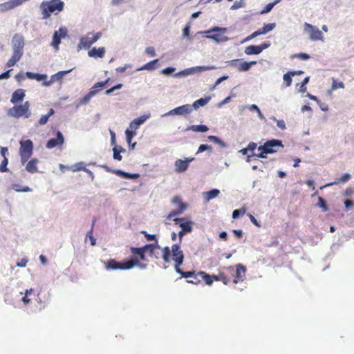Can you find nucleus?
Masks as SVG:
<instances>
[{"mask_svg":"<svg viewBox=\"0 0 354 354\" xmlns=\"http://www.w3.org/2000/svg\"><path fill=\"white\" fill-rule=\"evenodd\" d=\"M149 248L150 245H147V244L141 248L131 247L129 248V251L133 255L132 257L124 262H118L114 259H111L108 260L105 268L106 270H129L137 266L145 269L147 268V265L140 263V260L145 261L147 259L145 252Z\"/></svg>","mask_w":354,"mask_h":354,"instance_id":"nucleus-1","label":"nucleus"},{"mask_svg":"<svg viewBox=\"0 0 354 354\" xmlns=\"http://www.w3.org/2000/svg\"><path fill=\"white\" fill-rule=\"evenodd\" d=\"M64 6V3L62 0L44 1L40 4L42 18L47 19L50 17L52 14L57 15L61 12Z\"/></svg>","mask_w":354,"mask_h":354,"instance_id":"nucleus-2","label":"nucleus"},{"mask_svg":"<svg viewBox=\"0 0 354 354\" xmlns=\"http://www.w3.org/2000/svg\"><path fill=\"white\" fill-rule=\"evenodd\" d=\"M147 245H151V248L147 249V252H149V257H151V259H160V258L162 257L165 263H168L171 261L172 249H170L169 247L166 246L161 248L158 241L153 243L147 244Z\"/></svg>","mask_w":354,"mask_h":354,"instance_id":"nucleus-3","label":"nucleus"},{"mask_svg":"<svg viewBox=\"0 0 354 354\" xmlns=\"http://www.w3.org/2000/svg\"><path fill=\"white\" fill-rule=\"evenodd\" d=\"M172 249V259L174 261V268L176 272L180 274L184 278H191L196 272L194 271L184 272L180 266L182 265L184 259L183 251L180 250L179 244H173Z\"/></svg>","mask_w":354,"mask_h":354,"instance_id":"nucleus-4","label":"nucleus"},{"mask_svg":"<svg viewBox=\"0 0 354 354\" xmlns=\"http://www.w3.org/2000/svg\"><path fill=\"white\" fill-rule=\"evenodd\" d=\"M275 147L283 148L282 142L278 140L266 141L263 145L257 147V151L259 153L254 155L259 158H266L267 154L274 153L277 151V149H274Z\"/></svg>","mask_w":354,"mask_h":354,"instance_id":"nucleus-5","label":"nucleus"},{"mask_svg":"<svg viewBox=\"0 0 354 354\" xmlns=\"http://www.w3.org/2000/svg\"><path fill=\"white\" fill-rule=\"evenodd\" d=\"M224 270L233 278V283L237 284L243 282L245 277L246 268L242 264L234 266L224 267Z\"/></svg>","mask_w":354,"mask_h":354,"instance_id":"nucleus-6","label":"nucleus"},{"mask_svg":"<svg viewBox=\"0 0 354 354\" xmlns=\"http://www.w3.org/2000/svg\"><path fill=\"white\" fill-rule=\"evenodd\" d=\"M30 103L26 101L23 104L15 105L8 109L7 114L9 117L19 118L24 117L28 118L30 115Z\"/></svg>","mask_w":354,"mask_h":354,"instance_id":"nucleus-7","label":"nucleus"},{"mask_svg":"<svg viewBox=\"0 0 354 354\" xmlns=\"http://www.w3.org/2000/svg\"><path fill=\"white\" fill-rule=\"evenodd\" d=\"M19 153L20 156L21 163L25 165L28 160L32 156L34 145L30 140L19 142Z\"/></svg>","mask_w":354,"mask_h":354,"instance_id":"nucleus-8","label":"nucleus"},{"mask_svg":"<svg viewBox=\"0 0 354 354\" xmlns=\"http://www.w3.org/2000/svg\"><path fill=\"white\" fill-rule=\"evenodd\" d=\"M226 31L227 29L225 28L216 27L207 32V35L206 37L217 42L225 41L228 40L227 37L225 36Z\"/></svg>","mask_w":354,"mask_h":354,"instance_id":"nucleus-9","label":"nucleus"},{"mask_svg":"<svg viewBox=\"0 0 354 354\" xmlns=\"http://www.w3.org/2000/svg\"><path fill=\"white\" fill-rule=\"evenodd\" d=\"M102 37V32H97L96 33L88 32L86 36L83 37L80 39V46L84 48L88 49L91 45L99 40Z\"/></svg>","mask_w":354,"mask_h":354,"instance_id":"nucleus-10","label":"nucleus"},{"mask_svg":"<svg viewBox=\"0 0 354 354\" xmlns=\"http://www.w3.org/2000/svg\"><path fill=\"white\" fill-rule=\"evenodd\" d=\"M304 31L308 34L311 41H323V33L316 26L305 23Z\"/></svg>","mask_w":354,"mask_h":354,"instance_id":"nucleus-11","label":"nucleus"},{"mask_svg":"<svg viewBox=\"0 0 354 354\" xmlns=\"http://www.w3.org/2000/svg\"><path fill=\"white\" fill-rule=\"evenodd\" d=\"M257 62L252 61L250 62H242L241 59H235L229 62V65L232 66L239 71L245 72L248 71L251 66L256 65Z\"/></svg>","mask_w":354,"mask_h":354,"instance_id":"nucleus-12","label":"nucleus"},{"mask_svg":"<svg viewBox=\"0 0 354 354\" xmlns=\"http://www.w3.org/2000/svg\"><path fill=\"white\" fill-rule=\"evenodd\" d=\"M24 37L20 34L16 33L12 39V48H14V53H19L23 55V50L24 48Z\"/></svg>","mask_w":354,"mask_h":354,"instance_id":"nucleus-13","label":"nucleus"},{"mask_svg":"<svg viewBox=\"0 0 354 354\" xmlns=\"http://www.w3.org/2000/svg\"><path fill=\"white\" fill-rule=\"evenodd\" d=\"M192 111V108L190 104H185L180 106L176 107L167 113L165 115H187Z\"/></svg>","mask_w":354,"mask_h":354,"instance_id":"nucleus-14","label":"nucleus"},{"mask_svg":"<svg viewBox=\"0 0 354 354\" xmlns=\"http://www.w3.org/2000/svg\"><path fill=\"white\" fill-rule=\"evenodd\" d=\"M194 160V158H187L185 160L177 159L174 162V171L176 173L181 174L186 171L189 167V164Z\"/></svg>","mask_w":354,"mask_h":354,"instance_id":"nucleus-15","label":"nucleus"},{"mask_svg":"<svg viewBox=\"0 0 354 354\" xmlns=\"http://www.w3.org/2000/svg\"><path fill=\"white\" fill-rule=\"evenodd\" d=\"M216 68V67L214 65L198 66L196 67H192V68L185 69V70L182 71L181 72L178 73V75L182 74L184 75H187L189 74H192L193 73H201L203 71L214 70Z\"/></svg>","mask_w":354,"mask_h":354,"instance_id":"nucleus-16","label":"nucleus"},{"mask_svg":"<svg viewBox=\"0 0 354 354\" xmlns=\"http://www.w3.org/2000/svg\"><path fill=\"white\" fill-rule=\"evenodd\" d=\"M67 35V30L64 27H61L58 32H54L52 46L55 47L56 49H58V46L61 43V39L66 37Z\"/></svg>","mask_w":354,"mask_h":354,"instance_id":"nucleus-17","label":"nucleus"},{"mask_svg":"<svg viewBox=\"0 0 354 354\" xmlns=\"http://www.w3.org/2000/svg\"><path fill=\"white\" fill-rule=\"evenodd\" d=\"M270 44L263 43L260 46H248L245 48V53L248 55H259L267 48H269Z\"/></svg>","mask_w":354,"mask_h":354,"instance_id":"nucleus-18","label":"nucleus"},{"mask_svg":"<svg viewBox=\"0 0 354 354\" xmlns=\"http://www.w3.org/2000/svg\"><path fill=\"white\" fill-rule=\"evenodd\" d=\"M274 27L275 24H266L261 28L259 29L255 32H253L252 34L248 36L245 41L252 40V39L260 35H263L266 32H270L274 29Z\"/></svg>","mask_w":354,"mask_h":354,"instance_id":"nucleus-19","label":"nucleus"},{"mask_svg":"<svg viewBox=\"0 0 354 354\" xmlns=\"http://www.w3.org/2000/svg\"><path fill=\"white\" fill-rule=\"evenodd\" d=\"M26 1L28 0H9L7 2L0 4V10L2 12H6L14 8H17V6L21 5Z\"/></svg>","mask_w":354,"mask_h":354,"instance_id":"nucleus-20","label":"nucleus"},{"mask_svg":"<svg viewBox=\"0 0 354 354\" xmlns=\"http://www.w3.org/2000/svg\"><path fill=\"white\" fill-rule=\"evenodd\" d=\"M56 138H53L47 141L46 147L47 149H53L57 145H61L64 142V137L61 132L56 133Z\"/></svg>","mask_w":354,"mask_h":354,"instance_id":"nucleus-21","label":"nucleus"},{"mask_svg":"<svg viewBox=\"0 0 354 354\" xmlns=\"http://www.w3.org/2000/svg\"><path fill=\"white\" fill-rule=\"evenodd\" d=\"M183 218H175L173 221L175 224L179 225L182 231L186 232L187 233L191 232L192 230V222H183Z\"/></svg>","mask_w":354,"mask_h":354,"instance_id":"nucleus-22","label":"nucleus"},{"mask_svg":"<svg viewBox=\"0 0 354 354\" xmlns=\"http://www.w3.org/2000/svg\"><path fill=\"white\" fill-rule=\"evenodd\" d=\"M26 96L24 89H17L12 93L10 102L12 104H17L19 102L22 101Z\"/></svg>","mask_w":354,"mask_h":354,"instance_id":"nucleus-23","label":"nucleus"},{"mask_svg":"<svg viewBox=\"0 0 354 354\" xmlns=\"http://www.w3.org/2000/svg\"><path fill=\"white\" fill-rule=\"evenodd\" d=\"M39 162V160L36 158H32L30 160H29L26 166V171L30 174H35L38 171L37 169V164Z\"/></svg>","mask_w":354,"mask_h":354,"instance_id":"nucleus-24","label":"nucleus"},{"mask_svg":"<svg viewBox=\"0 0 354 354\" xmlns=\"http://www.w3.org/2000/svg\"><path fill=\"white\" fill-rule=\"evenodd\" d=\"M106 53V50L103 47H100L99 48H93L88 53V55L90 57H104V53Z\"/></svg>","mask_w":354,"mask_h":354,"instance_id":"nucleus-25","label":"nucleus"},{"mask_svg":"<svg viewBox=\"0 0 354 354\" xmlns=\"http://www.w3.org/2000/svg\"><path fill=\"white\" fill-rule=\"evenodd\" d=\"M208 127L205 124H192L185 129V131H192L194 132L206 133Z\"/></svg>","mask_w":354,"mask_h":354,"instance_id":"nucleus-26","label":"nucleus"},{"mask_svg":"<svg viewBox=\"0 0 354 354\" xmlns=\"http://www.w3.org/2000/svg\"><path fill=\"white\" fill-rule=\"evenodd\" d=\"M26 75L28 78L30 80H35L37 82L44 81L47 77L46 74L33 73L32 72H26Z\"/></svg>","mask_w":354,"mask_h":354,"instance_id":"nucleus-27","label":"nucleus"},{"mask_svg":"<svg viewBox=\"0 0 354 354\" xmlns=\"http://www.w3.org/2000/svg\"><path fill=\"white\" fill-rule=\"evenodd\" d=\"M209 100V97H207L205 98H199L197 100L194 101L192 105H191L192 108V109H198L200 106H204L205 104H207Z\"/></svg>","mask_w":354,"mask_h":354,"instance_id":"nucleus-28","label":"nucleus"},{"mask_svg":"<svg viewBox=\"0 0 354 354\" xmlns=\"http://www.w3.org/2000/svg\"><path fill=\"white\" fill-rule=\"evenodd\" d=\"M109 82V78H108L106 81L98 82L94 84V85L92 86V88H91L89 92H93V96L96 95L99 91V89L105 86Z\"/></svg>","mask_w":354,"mask_h":354,"instance_id":"nucleus-29","label":"nucleus"},{"mask_svg":"<svg viewBox=\"0 0 354 354\" xmlns=\"http://www.w3.org/2000/svg\"><path fill=\"white\" fill-rule=\"evenodd\" d=\"M158 61V59H155L151 61L150 62H148V63L145 64V65L142 66L139 68H138V71H143V70L153 71L156 68V64H157Z\"/></svg>","mask_w":354,"mask_h":354,"instance_id":"nucleus-30","label":"nucleus"},{"mask_svg":"<svg viewBox=\"0 0 354 354\" xmlns=\"http://www.w3.org/2000/svg\"><path fill=\"white\" fill-rule=\"evenodd\" d=\"M220 193V191L214 189H212L211 191H207L203 193V197H205V199L207 201H209V200H212L213 198H216Z\"/></svg>","mask_w":354,"mask_h":354,"instance_id":"nucleus-31","label":"nucleus"},{"mask_svg":"<svg viewBox=\"0 0 354 354\" xmlns=\"http://www.w3.org/2000/svg\"><path fill=\"white\" fill-rule=\"evenodd\" d=\"M351 174H344L342 175V177L337 178L335 182L329 183L326 186H330V185H335V184H338V183H344L349 181L351 180Z\"/></svg>","mask_w":354,"mask_h":354,"instance_id":"nucleus-32","label":"nucleus"},{"mask_svg":"<svg viewBox=\"0 0 354 354\" xmlns=\"http://www.w3.org/2000/svg\"><path fill=\"white\" fill-rule=\"evenodd\" d=\"M218 281H221L223 282V283L227 285L230 283V279L229 277V274L227 273V272L223 269V270H221L218 274Z\"/></svg>","mask_w":354,"mask_h":354,"instance_id":"nucleus-33","label":"nucleus"},{"mask_svg":"<svg viewBox=\"0 0 354 354\" xmlns=\"http://www.w3.org/2000/svg\"><path fill=\"white\" fill-rule=\"evenodd\" d=\"M185 209H186V205L184 203H180V207L176 209L172 210L169 213V216H167V218L169 219V218H173L175 216L179 215V214H182Z\"/></svg>","mask_w":354,"mask_h":354,"instance_id":"nucleus-34","label":"nucleus"},{"mask_svg":"<svg viewBox=\"0 0 354 354\" xmlns=\"http://www.w3.org/2000/svg\"><path fill=\"white\" fill-rule=\"evenodd\" d=\"M22 56L23 55H19L17 53H12V57L8 59L6 66L8 67L15 66Z\"/></svg>","mask_w":354,"mask_h":354,"instance_id":"nucleus-35","label":"nucleus"},{"mask_svg":"<svg viewBox=\"0 0 354 354\" xmlns=\"http://www.w3.org/2000/svg\"><path fill=\"white\" fill-rule=\"evenodd\" d=\"M55 113V111L53 109H50V111H48V113L46 115H43L40 117V120H38V124L40 125H45L48 120V118L51 115H53Z\"/></svg>","mask_w":354,"mask_h":354,"instance_id":"nucleus-36","label":"nucleus"},{"mask_svg":"<svg viewBox=\"0 0 354 354\" xmlns=\"http://www.w3.org/2000/svg\"><path fill=\"white\" fill-rule=\"evenodd\" d=\"M113 173L115 174H117V175L121 176V177L128 178V179H135V178H137L139 176L138 174H131L126 173L121 170H115V171H113Z\"/></svg>","mask_w":354,"mask_h":354,"instance_id":"nucleus-37","label":"nucleus"},{"mask_svg":"<svg viewBox=\"0 0 354 354\" xmlns=\"http://www.w3.org/2000/svg\"><path fill=\"white\" fill-rule=\"evenodd\" d=\"M199 275L201 278L205 281V284L211 286L212 283H214V281L212 280L211 275L208 274L205 272L200 271Z\"/></svg>","mask_w":354,"mask_h":354,"instance_id":"nucleus-38","label":"nucleus"},{"mask_svg":"<svg viewBox=\"0 0 354 354\" xmlns=\"http://www.w3.org/2000/svg\"><path fill=\"white\" fill-rule=\"evenodd\" d=\"M125 151V149H123L122 147H114L113 149V158L115 159V160H121L122 159V156L120 155V153L121 152H124Z\"/></svg>","mask_w":354,"mask_h":354,"instance_id":"nucleus-39","label":"nucleus"},{"mask_svg":"<svg viewBox=\"0 0 354 354\" xmlns=\"http://www.w3.org/2000/svg\"><path fill=\"white\" fill-rule=\"evenodd\" d=\"M93 97V92H88L84 97L80 98L79 104L80 105L86 104L90 102L91 98H92Z\"/></svg>","mask_w":354,"mask_h":354,"instance_id":"nucleus-40","label":"nucleus"},{"mask_svg":"<svg viewBox=\"0 0 354 354\" xmlns=\"http://www.w3.org/2000/svg\"><path fill=\"white\" fill-rule=\"evenodd\" d=\"M292 76H293V73H290V72H288V73L283 74V82L285 84V86L288 87L291 85Z\"/></svg>","mask_w":354,"mask_h":354,"instance_id":"nucleus-41","label":"nucleus"},{"mask_svg":"<svg viewBox=\"0 0 354 354\" xmlns=\"http://www.w3.org/2000/svg\"><path fill=\"white\" fill-rule=\"evenodd\" d=\"M12 189L17 192H30V189L28 186L21 187L19 184L15 183L12 185Z\"/></svg>","mask_w":354,"mask_h":354,"instance_id":"nucleus-42","label":"nucleus"},{"mask_svg":"<svg viewBox=\"0 0 354 354\" xmlns=\"http://www.w3.org/2000/svg\"><path fill=\"white\" fill-rule=\"evenodd\" d=\"M84 169H86V167L84 166V162H82L76 163L71 167V171L73 172L79 171L81 170L84 171Z\"/></svg>","mask_w":354,"mask_h":354,"instance_id":"nucleus-43","label":"nucleus"},{"mask_svg":"<svg viewBox=\"0 0 354 354\" xmlns=\"http://www.w3.org/2000/svg\"><path fill=\"white\" fill-rule=\"evenodd\" d=\"M95 221H93L91 228L90 231L87 234V236L89 238L90 242L91 245H96V239L93 236V226H94Z\"/></svg>","mask_w":354,"mask_h":354,"instance_id":"nucleus-44","label":"nucleus"},{"mask_svg":"<svg viewBox=\"0 0 354 354\" xmlns=\"http://www.w3.org/2000/svg\"><path fill=\"white\" fill-rule=\"evenodd\" d=\"M317 206L319 207L322 208V212H326L328 211V207L326 205V201L322 197L318 198Z\"/></svg>","mask_w":354,"mask_h":354,"instance_id":"nucleus-45","label":"nucleus"},{"mask_svg":"<svg viewBox=\"0 0 354 354\" xmlns=\"http://www.w3.org/2000/svg\"><path fill=\"white\" fill-rule=\"evenodd\" d=\"M199 272L198 273H195L191 277V279L187 280V282L192 284H198L201 283V279H199Z\"/></svg>","mask_w":354,"mask_h":354,"instance_id":"nucleus-46","label":"nucleus"},{"mask_svg":"<svg viewBox=\"0 0 354 354\" xmlns=\"http://www.w3.org/2000/svg\"><path fill=\"white\" fill-rule=\"evenodd\" d=\"M33 292H34V290L32 288H30V289L26 290L25 295L22 298V301H24V303L26 305L28 304L30 301V299L28 298V295L32 294Z\"/></svg>","mask_w":354,"mask_h":354,"instance_id":"nucleus-47","label":"nucleus"},{"mask_svg":"<svg viewBox=\"0 0 354 354\" xmlns=\"http://www.w3.org/2000/svg\"><path fill=\"white\" fill-rule=\"evenodd\" d=\"M125 133L127 141L128 142V143H130L131 142H132V139L135 136L136 132L133 131V130H129V129H127L125 131Z\"/></svg>","mask_w":354,"mask_h":354,"instance_id":"nucleus-48","label":"nucleus"},{"mask_svg":"<svg viewBox=\"0 0 354 354\" xmlns=\"http://www.w3.org/2000/svg\"><path fill=\"white\" fill-rule=\"evenodd\" d=\"M8 163V160L7 158H4L1 162L0 165V171L1 172H6L8 169L7 168V165Z\"/></svg>","mask_w":354,"mask_h":354,"instance_id":"nucleus-49","label":"nucleus"},{"mask_svg":"<svg viewBox=\"0 0 354 354\" xmlns=\"http://www.w3.org/2000/svg\"><path fill=\"white\" fill-rule=\"evenodd\" d=\"M245 213V209H236L234 210L232 214L233 218H236L241 215H243Z\"/></svg>","mask_w":354,"mask_h":354,"instance_id":"nucleus-50","label":"nucleus"},{"mask_svg":"<svg viewBox=\"0 0 354 354\" xmlns=\"http://www.w3.org/2000/svg\"><path fill=\"white\" fill-rule=\"evenodd\" d=\"M277 1H275V2H273V3H268L267 6H266L263 9L261 10V14H266V13H268L271 11V10L272 9L273 6L275 5V3H277Z\"/></svg>","mask_w":354,"mask_h":354,"instance_id":"nucleus-51","label":"nucleus"},{"mask_svg":"<svg viewBox=\"0 0 354 354\" xmlns=\"http://www.w3.org/2000/svg\"><path fill=\"white\" fill-rule=\"evenodd\" d=\"M71 71H72V69H70L68 71H59V73L55 74L53 77L56 78L57 80H62L64 75L65 74H68L69 73L71 72Z\"/></svg>","mask_w":354,"mask_h":354,"instance_id":"nucleus-52","label":"nucleus"},{"mask_svg":"<svg viewBox=\"0 0 354 354\" xmlns=\"http://www.w3.org/2000/svg\"><path fill=\"white\" fill-rule=\"evenodd\" d=\"M309 79H310L309 77H306V78H304L303 80V81L301 82V83H300V89H299V91L301 92L304 93L307 90V88L306 87V84H308V82H309Z\"/></svg>","mask_w":354,"mask_h":354,"instance_id":"nucleus-53","label":"nucleus"},{"mask_svg":"<svg viewBox=\"0 0 354 354\" xmlns=\"http://www.w3.org/2000/svg\"><path fill=\"white\" fill-rule=\"evenodd\" d=\"M148 116H145V115H143L142 116H140L136 119H134L133 121L136 122V123L138 125H140L142 124H144L146 120L147 119Z\"/></svg>","mask_w":354,"mask_h":354,"instance_id":"nucleus-54","label":"nucleus"},{"mask_svg":"<svg viewBox=\"0 0 354 354\" xmlns=\"http://www.w3.org/2000/svg\"><path fill=\"white\" fill-rule=\"evenodd\" d=\"M122 84H120V83L118 84L115 86L111 87L110 89L106 91V95H110L113 92H114L115 91L120 89L122 88Z\"/></svg>","mask_w":354,"mask_h":354,"instance_id":"nucleus-55","label":"nucleus"},{"mask_svg":"<svg viewBox=\"0 0 354 354\" xmlns=\"http://www.w3.org/2000/svg\"><path fill=\"white\" fill-rule=\"evenodd\" d=\"M333 89L335 90L337 88H343L344 87V83L342 82H337L335 79L333 80Z\"/></svg>","mask_w":354,"mask_h":354,"instance_id":"nucleus-56","label":"nucleus"},{"mask_svg":"<svg viewBox=\"0 0 354 354\" xmlns=\"http://www.w3.org/2000/svg\"><path fill=\"white\" fill-rule=\"evenodd\" d=\"M292 57H298L299 59L306 60L310 58V56H309V55H308L306 53H301L292 55Z\"/></svg>","mask_w":354,"mask_h":354,"instance_id":"nucleus-57","label":"nucleus"},{"mask_svg":"<svg viewBox=\"0 0 354 354\" xmlns=\"http://www.w3.org/2000/svg\"><path fill=\"white\" fill-rule=\"evenodd\" d=\"M212 149V147L208 145H201L198 147V151L197 153H201L203 152V151H205V150H211Z\"/></svg>","mask_w":354,"mask_h":354,"instance_id":"nucleus-58","label":"nucleus"},{"mask_svg":"<svg viewBox=\"0 0 354 354\" xmlns=\"http://www.w3.org/2000/svg\"><path fill=\"white\" fill-rule=\"evenodd\" d=\"M26 77H27L26 73H17L15 75V80L18 82H23L24 80H25Z\"/></svg>","mask_w":354,"mask_h":354,"instance_id":"nucleus-59","label":"nucleus"},{"mask_svg":"<svg viewBox=\"0 0 354 354\" xmlns=\"http://www.w3.org/2000/svg\"><path fill=\"white\" fill-rule=\"evenodd\" d=\"M142 233L145 234V236L147 241H154L155 242L157 241L155 234H147L145 232H142Z\"/></svg>","mask_w":354,"mask_h":354,"instance_id":"nucleus-60","label":"nucleus"},{"mask_svg":"<svg viewBox=\"0 0 354 354\" xmlns=\"http://www.w3.org/2000/svg\"><path fill=\"white\" fill-rule=\"evenodd\" d=\"M145 53L150 55L151 57H154L156 55L155 49L153 47H147L145 48Z\"/></svg>","mask_w":354,"mask_h":354,"instance_id":"nucleus-61","label":"nucleus"},{"mask_svg":"<svg viewBox=\"0 0 354 354\" xmlns=\"http://www.w3.org/2000/svg\"><path fill=\"white\" fill-rule=\"evenodd\" d=\"M174 71H175V68L174 67L169 66V67H167V68H164L162 71V73L165 74V75H170L173 72H174Z\"/></svg>","mask_w":354,"mask_h":354,"instance_id":"nucleus-62","label":"nucleus"},{"mask_svg":"<svg viewBox=\"0 0 354 354\" xmlns=\"http://www.w3.org/2000/svg\"><path fill=\"white\" fill-rule=\"evenodd\" d=\"M344 205L346 209L352 208L354 206V201L350 199H346L344 201Z\"/></svg>","mask_w":354,"mask_h":354,"instance_id":"nucleus-63","label":"nucleus"},{"mask_svg":"<svg viewBox=\"0 0 354 354\" xmlns=\"http://www.w3.org/2000/svg\"><path fill=\"white\" fill-rule=\"evenodd\" d=\"M27 262V259H23L17 263V266L19 268H25L26 266Z\"/></svg>","mask_w":354,"mask_h":354,"instance_id":"nucleus-64","label":"nucleus"}]
</instances>
